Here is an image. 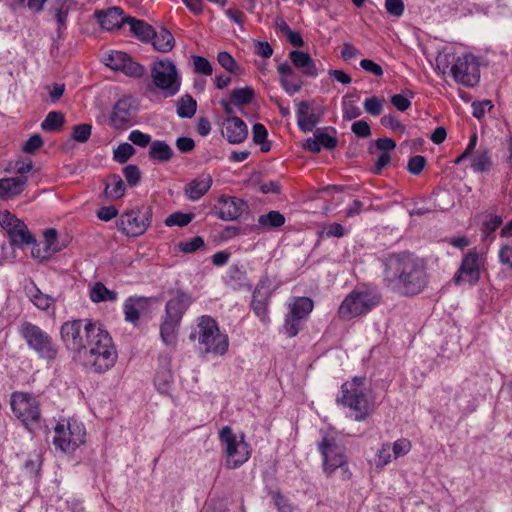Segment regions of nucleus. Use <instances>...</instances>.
Masks as SVG:
<instances>
[{"label": "nucleus", "mask_w": 512, "mask_h": 512, "mask_svg": "<svg viewBox=\"0 0 512 512\" xmlns=\"http://www.w3.org/2000/svg\"><path fill=\"white\" fill-rule=\"evenodd\" d=\"M384 279L405 295H416L428 285L425 261L411 253L394 254L385 261Z\"/></svg>", "instance_id": "nucleus-1"}, {"label": "nucleus", "mask_w": 512, "mask_h": 512, "mask_svg": "<svg viewBox=\"0 0 512 512\" xmlns=\"http://www.w3.org/2000/svg\"><path fill=\"white\" fill-rule=\"evenodd\" d=\"M337 403L349 409L348 416L356 422L365 421L375 410V401L364 377H354L342 384Z\"/></svg>", "instance_id": "nucleus-2"}, {"label": "nucleus", "mask_w": 512, "mask_h": 512, "mask_svg": "<svg viewBox=\"0 0 512 512\" xmlns=\"http://www.w3.org/2000/svg\"><path fill=\"white\" fill-rule=\"evenodd\" d=\"M437 67L445 73L450 67L453 79L464 86L473 87L480 80V68L477 57L467 51L447 49L436 58Z\"/></svg>", "instance_id": "nucleus-3"}, {"label": "nucleus", "mask_w": 512, "mask_h": 512, "mask_svg": "<svg viewBox=\"0 0 512 512\" xmlns=\"http://www.w3.org/2000/svg\"><path fill=\"white\" fill-rule=\"evenodd\" d=\"M81 355L83 365L97 374H103L111 370L118 359L114 341L104 326L92 338Z\"/></svg>", "instance_id": "nucleus-4"}, {"label": "nucleus", "mask_w": 512, "mask_h": 512, "mask_svg": "<svg viewBox=\"0 0 512 512\" xmlns=\"http://www.w3.org/2000/svg\"><path fill=\"white\" fill-rule=\"evenodd\" d=\"M322 455L323 470L329 477L338 476L341 480H349L351 472L344 448L340 444L335 430H329L318 444Z\"/></svg>", "instance_id": "nucleus-5"}, {"label": "nucleus", "mask_w": 512, "mask_h": 512, "mask_svg": "<svg viewBox=\"0 0 512 512\" xmlns=\"http://www.w3.org/2000/svg\"><path fill=\"white\" fill-rule=\"evenodd\" d=\"M102 326L91 318L68 320L60 327V339L67 350L81 354Z\"/></svg>", "instance_id": "nucleus-6"}, {"label": "nucleus", "mask_w": 512, "mask_h": 512, "mask_svg": "<svg viewBox=\"0 0 512 512\" xmlns=\"http://www.w3.org/2000/svg\"><path fill=\"white\" fill-rule=\"evenodd\" d=\"M195 338L206 354L224 356L228 351V335L220 330L217 321L211 316L203 315L198 319Z\"/></svg>", "instance_id": "nucleus-7"}, {"label": "nucleus", "mask_w": 512, "mask_h": 512, "mask_svg": "<svg viewBox=\"0 0 512 512\" xmlns=\"http://www.w3.org/2000/svg\"><path fill=\"white\" fill-rule=\"evenodd\" d=\"M218 437L227 469H237L249 460L251 448L242 433H235L230 426H224Z\"/></svg>", "instance_id": "nucleus-8"}, {"label": "nucleus", "mask_w": 512, "mask_h": 512, "mask_svg": "<svg viewBox=\"0 0 512 512\" xmlns=\"http://www.w3.org/2000/svg\"><path fill=\"white\" fill-rule=\"evenodd\" d=\"M86 428L76 418H63L54 427L53 445L63 453L75 452L86 441Z\"/></svg>", "instance_id": "nucleus-9"}, {"label": "nucleus", "mask_w": 512, "mask_h": 512, "mask_svg": "<svg viewBox=\"0 0 512 512\" xmlns=\"http://www.w3.org/2000/svg\"><path fill=\"white\" fill-rule=\"evenodd\" d=\"M190 304V296L182 292H178L166 303L165 317L160 327V335L166 345L176 343V328Z\"/></svg>", "instance_id": "nucleus-10"}, {"label": "nucleus", "mask_w": 512, "mask_h": 512, "mask_svg": "<svg viewBox=\"0 0 512 512\" xmlns=\"http://www.w3.org/2000/svg\"><path fill=\"white\" fill-rule=\"evenodd\" d=\"M150 76L153 85L163 96L172 97L179 92L181 76L173 61L162 59L153 62Z\"/></svg>", "instance_id": "nucleus-11"}, {"label": "nucleus", "mask_w": 512, "mask_h": 512, "mask_svg": "<svg viewBox=\"0 0 512 512\" xmlns=\"http://www.w3.org/2000/svg\"><path fill=\"white\" fill-rule=\"evenodd\" d=\"M18 331L28 347L33 350L38 357L47 361L56 358L58 354L57 345L54 343L52 337L39 326L30 322H24L20 325Z\"/></svg>", "instance_id": "nucleus-12"}, {"label": "nucleus", "mask_w": 512, "mask_h": 512, "mask_svg": "<svg viewBox=\"0 0 512 512\" xmlns=\"http://www.w3.org/2000/svg\"><path fill=\"white\" fill-rule=\"evenodd\" d=\"M11 409L17 419L29 432L39 425L41 412L37 398L29 393L14 392L11 395Z\"/></svg>", "instance_id": "nucleus-13"}, {"label": "nucleus", "mask_w": 512, "mask_h": 512, "mask_svg": "<svg viewBox=\"0 0 512 512\" xmlns=\"http://www.w3.org/2000/svg\"><path fill=\"white\" fill-rule=\"evenodd\" d=\"M379 300V296L371 291H353L339 306L338 316L343 320H349L368 313Z\"/></svg>", "instance_id": "nucleus-14"}, {"label": "nucleus", "mask_w": 512, "mask_h": 512, "mask_svg": "<svg viewBox=\"0 0 512 512\" xmlns=\"http://www.w3.org/2000/svg\"><path fill=\"white\" fill-rule=\"evenodd\" d=\"M152 211L150 208L141 210L134 208L124 212L118 218L116 225L119 231L128 237H138L146 232L151 224Z\"/></svg>", "instance_id": "nucleus-15"}, {"label": "nucleus", "mask_w": 512, "mask_h": 512, "mask_svg": "<svg viewBox=\"0 0 512 512\" xmlns=\"http://www.w3.org/2000/svg\"><path fill=\"white\" fill-rule=\"evenodd\" d=\"M0 226L6 231L14 246L22 247L36 241L25 223L7 210L0 212Z\"/></svg>", "instance_id": "nucleus-16"}, {"label": "nucleus", "mask_w": 512, "mask_h": 512, "mask_svg": "<svg viewBox=\"0 0 512 512\" xmlns=\"http://www.w3.org/2000/svg\"><path fill=\"white\" fill-rule=\"evenodd\" d=\"M484 266L483 254L475 249L469 251L462 259V263L454 275V282L457 285H473L478 282L481 270Z\"/></svg>", "instance_id": "nucleus-17"}, {"label": "nucleus", "mask_w": 512, "mask_h": 512, "mask_svg": "<svg viewBox=\"0 0 512 512\" xmlns=\"http://www.w3.org/2000/svg\"><path fill=\"white\" fill-rule=\"evenodd\" d=\"M106 66L113 70H118L131 77H140L143 75L144 68L133 61L126 53L122 51H111L104 57Z\"/></svg>", "instance_id": "nucleus-18"}, {"label": "nucleus", "mask_w": 512, "mask_h": 512, "mask_svg": "<svg viewBox=\"0 0 512 512\" xmlns=\"http://www.w3.org/2000/svg\"><path fill=\"white\" fill-rule=\"evenodd\" d=\"M136 114V104L132 97L119 99L114 105L110 121L114 128L124 129L133 121Z\"/></svg>", "instance_id": "nucleus-19"}, {"label": "nucleus", "mask_w": 512, "mask_h": 512, "mask_svg": "<svg viewBox=\"0 0 512 512\" xmlns=\"http://www.w3.org/2000/svg\"><path fill=\"white\" fill-rule=\"evenodd\" d=\"M152 303L151 298L142 296L129 297L123 304L125 320L136 325L139 318L150 311Z\"/></svg>", "instance_id": "nucleus-20"}, {"label": "nucleus", "mask_w": 512, "mask_h": 512, "mask_svg": "<svg viewBox=\"0 0 512 512\" xmlns=\"http://www.w3.org/2000/svg\"><path fill=\"white\" fill-rule=\"evenodd\" d=\"M212 184V175L208 172H203L185 185L184 195L190 201H197L210 190Z\"/></svg>", "instance_id": "nucleus-21"}, {"label": "nucleus", "mask_w": 512, "mask_h": 512, "mask_svg": "<svg viewBox=\"0 0 512 512\" xmlns=\"http://www.w3.org/2000/svg\"><path fill=\"white\" fill-rule=\"evenodd\" d=\"M221 132L223 137H225L231 144L242 143L248 135V129L245 122L235 116L228 117L222 122Z\"/></svg>", "instance_id": "nucleus-22"}, {"label": "nucleus", "mask_w": 512, "mask_h": 512, "mask_svg": "<svg viewBox=\"0 0 512 512\" xmlns=\"http://www.w3.org/2000/svg\"><path fill=\"white\" fill-rule=\"evenodd\" d=\"M279 83L282 89L290 96L298 93L303 86V81L287 62L278 65Z\"/></svg>", "instance_id": "nucleus-23"}, {"label": "nucleus", "mask_w": 512, "mask_h": 512, "mask_svg": "<svg viewBox=\"0 0 512 512\" xmlns=\"http://www.w3.org/2000/svg\"><path fill=\"white\" fill-rule=\"evenodd\" d=\"M245 208V202L236 197L221 196L218 200L219 217L226 221L239 218Z\"/></svg>", "instance_id": "nucleus-24"}, {"label": "nucleus", "mask_w": 512, "mask_h": 512, "mask_svg": "<svg viewBox=\"0 0 512 512\" xmlns=\"http://www.w3.org/2000/svg\"><path fill=\"white\" fill-rule=\"evenodd\" d=\"M289 59L294 67L301 71L302 75L307 78H316L320 71L311 56L301 50H292L289 53Z\"/></svg>", "instance_id": "nucleus-25"}, {"label": "nucleus", "mask_w": 512, "mask_h": 512, "mask_svg": "<svg viewBox=\"0 0 512 512\" xmlns=\"http://www.w3.org/2000/svg\"><path fill=\"white\" fill-rule=\"evenodd\" d=\"M297 124L301 131L311 132L318 124L321 114L311 111V103L301 101L297 104L296 109Z\"/></svg>", "instance_id": "nucleus-26"}, {"label": "nucleus", "mask_w": 512, "mask_h": 512, "mask_svg": "<svg viewBox=\"0 0 512 512\" xmlns=\"http://www.w3.org/2000/svg\"><path fill=\"white\" fill-rule=\"evenodd\" d=\"M160 362L161 366L156 372L154 385L159 393L168 394L173 384V374L170 368V359L168 357H162Z\"/></svg>", "instance_id": "nucleus-27"}, {"label": "nucleus", "mask_w": 512, "mask_h": 512, "mask_svg": "<svg viewBox=\"0 0 512 512\" xmlns=\"http://www.w3.org/2000/svg\"><path fill=\"white\" fill-rule=\"evenodd\" d=\"M101 27L107 31L119 29L129 18L124 17L123 11L118 7H112L104 12L97 13Z\"/></svg>", "instance_id": "nucleus-28"}, {"label": "nucleus", "mask_w": 512, "mask_h": 512, "mask_svg": "<svg viewBox=\"0 0 512 512\" xmlns=\"http://www.w3.org/2000/svg\"><path fill=\"white\" fill-rule=\"evenodd\" d=\"M27 184L26 176L0 179V199H11L20 195Z\"/></svg>", "instance_id": "nucleus-29"}, {"label": "nucleus", "mask_w": 512, "mask_h": 512, "mask_svg": "<svg viewBox=\"0 0 512 512\" xmlns=\"http://www.w3.org/2000/svg\"><path fill=\"white\" fill-rule=\"evenodd\" d=\"M314 308V302L308 297H292L288 302V314L306 320Z\"/></svg>", "instance_id": "nucleus-30"}, {"label": "nucleus", "mask_w": 512, "mask_h": 512, "mask_svg": "<svg viewBox=\"0 0 512 512\" xmlns=\"http://www.w3.org/2000/svg\"><path fill=\"white\" fill-rule=\"evenodd\" d=\"M337 144L335 137L319 132L312 138H308L304 143V148L312 153H319L322 149H333Z\"/></svg>", "instance_id": "nucleus-31"}, {"label": "nucleus", "mask_w": 512, "mask_h": 512, "mask_svg": "<svg viewBox=\"0 0 512 512\" xmlns=\"http://www.w3.org/2000/svg\"><path fill=\"white\" fill-rule=\"evenodd\" d=\"M501 236L505 240L498 252L499 260L501 264L512 269V220L502 229Z\"/></svg>", "instance_id": "nucleus-32"}, {"label": "nucleus", "mask_w": 512, "mask_h": 512, "mask_svg": "<svg viewBox=\"0 0 512 512\" xmlns=\"http://www.w3.org/2000/svg\"><path fill=\"white\" fill-rule=\"evenodd\" d=\"M151 41L157 51L164 53L171 51L175 44L173 35L163 27H160L157 31L154 30Z\"/></svg>", "instance_id": "nucleus-33"}, {"label": "nucleus", "mask_w": 512, "mask_h": 512, "mask_svg": "<svg viewBox=\"0 0 512 512\" xmlns=\"http://www.w3.org/2000/svg\"><path fill=\"white\" fill-rule=\"evenodd\" d=\"M90 300L94 303L114 302L118 294L114 290L108 289L103 283L96 282L89 289Z\"/></svg>", "instance_id": "nucleus-34"}, {"label": "nucleus", "mask_w": 512, "mask_h": 512, "mask_svg": "<svg viewBox=\"0 0 512 512\" xmlns=\"http://www.w3.org/2000/svg\"><path fill=\"white\" fill-rule=\"evenodd\" d=\"M125 185L119 175L113 174L105 180V196L111 200H117L124 196Z\"/></svg>", "instance_id": "nucleus-35"}, {"label": "nucleus", "mask_w": 512, "mask_h": 512, "mask_svg": "<svg viewBox=\"0 0 512 512\" xmlns=\"http://www.w3.org/2000/svg\"><path fill=\"white\" fill-rule=\"evenodd\" d=\"M127 24L130 27V31L141 41H151L154 35V29L142 20L135 18H129Z\"/></svg>", "instance_id": "nucleus-36"}, {"label": "nucleus", "mask_w": 512, "mask_h": 512, "mask_svg": "<svg viewBox=\"0 0 512 512\" xmlns=\"http://www.w3.org/2000/svg\"><path fill=\"white\" fill-rule=\"evenodd\" d=\"M394 460L391 452V443L385 442L377 449L374 458L370 461L376 469H383Z\"/></svg>", "instance_id": "nucleus-37"}, {"label": "nucleus", "mask_w": 512, "mask_h": 512, "mask_svg": "<svg viewBox=\"0 0 512 512\" xmlns=\"http://www.w3.org/2000/svg\"><path fill=\"white\" fill-rule=\"evenodd\" d=\"M173 151L171 147L164 141H154L151 143L149 156L151 159L166 162L172 158Z\"/></svg>", "instance_id": "nucleus-38"}, {"label": "nucleus", "mask_w": 512, "mask_h": 512, "mask_svg": "<svg viewBox=\"0 0 512 512\" xmlns=\"http://www.w3.org/2000/svg\"><path fill=\"white\" fill-rule=\"evenodd\" d=\"M27 293L31 302L41 310H48L54 302L53 298L42 293L35 285L28 287Z\"/></svg>", "instance_id": "nucleus-39"}, {"label": "nucleus", "mask_w": 512, "mask_h": 512, "mask_svg": "<svg viewBox=\"0 0 512 512\" xmlns=\"http://www.w3.org/2000/svg\"><path fill=\"white\" fill-rule=\"evenodd\" d=\"M255 96V91L252 87L246 86L243 88L233 89L230 93L231 102L235 106H243L252 102Z\"/></svg>", "instance_id": "nucleus-40"}, {"label": "nucleus", "mask_w": 512, "mask_h": 512, "mask_svg": "<svg viewBox=\"0 0 512 512\" xmlns=\"http://www.w3.org/2000/svg\"><path fill=\"white\" fill-rule=\"evenodd\" d=\"M252 309L256 316L263 322L269 323L268 299L259 298V291L256 289L253 293Z\"/></svg>", "instance_id": "nucleus-41"}, {"label": "nucleus", "mask_w": 512, "mask_h": 512, "mask_svg": "<svg viewBox=\"0 0 512 512\" xmlns=\"http://www.w3.org/2000/svg\"><path fill=\"white\" fill-rule=\"evenodd\" d=\"M197 109L196 101L189 95L183 96L178 101L177 114L182 118H191Z\"/></svg>", "instance_id": "nucleus-42"}, {"label": "nucleus", "mask_w": 512, "mask_h": 512, "mask_svg": "<svg viewBox=\"0 0 512 512\" xmlns=\"http://www.w3.org/2000/svg\"><path fill=\"white\" fill-rule=\"evenodd\" d=\"M219 65L231 74L238 75L241 73L240 66L236 60L227 51H221L217 55Z\"/></svg>", "instance_id": "nucleus-43"}, {"label": "nucleus", "mask_w": 512, "mask_h": 512, "mask_svg": "<svg viewBox=\"0 0 512 512\" xmlns=\"http://www.w3.org/2000/svg\"><path fill=\"white\" fill-rule=\"evenodd\" d=\"M64 123V115L61 112L52 111L47 114L41 123L44 131H54L59 129Z\"/></svg>", "instance_id": "nucleus-44"}, {"label": "nucleus", "mask_w": 512, "mask_h": 512, "mask_svg": "<svg viewBox=\"0 0 512 512\" xmlns=\"http://www.w3.org/2000/svg\"><path fill=\"white\" fill-rule=\"evenodd\" d=\"M253 141L261 145V150L267 152L270 150V143L267 141V129L263 124L256 123L252 128Z\"/></svg>", "instance_id": "nucleus-45"}, {"label": "nucleus", "mask_w": 512, "mask_h": 512, "mask_svg": "<svg viewBox=\"0 0 512 512\" xmlns=\"http://www.w3.org/2000/svg\"><path fill=\"white\" fill-rule=\"evenodd\" d=\"M491 166V160L487 153V151H477L473 157L471 162V167L476 172H484L488 171Z\"/></svg>", "instance_id": "nucleus-46"}, {"label": "nucleus", "mask_w": 512, "mask_h": 512, "mask_svg": "<svg viewBox=\"0 0 512 512\" xmlns=\"http://www.w3.org/2000/svg\"><path fill=\"white\" fill-rule=\"evenodd\" d=\"M44 246L48 253H55L62 250L65 244H60L57 240V232L55 229H48L44 232Z\"/></svg>", "instance_id": "nucleus-47"}, {"label": "nucleus", "mask_w": 512, "mask_h": 512, "mask_svg": "<svg viewBox=\"0 0 512 512\" xmlns=\"http://www.w3.org/2000/svg\"><path fill=\"white\" fill-rule=\"evenodd\" d=\"M258 223L263 227H280L285 223V217L278 211H270L268 214L261 215Z\"/></svg>", "instance_id": "nucleus-48"}, {"label": "nucleus", "mask_w": 512, "mask_h": 512, "mask_svg": "<svg viewBox=\"0 0 512 512\" xmlns=\"http://www.w3.org/2000/svg\"><path fill=\"white\" fill-rule=\"evenodd\" d=\"M411 449L412 443L406 438H400L391 443V452L394 460L407 455Z\"/></svg>", "instance_id": "nucleus-49"}, {"label": "nucleus", "mask_w": 512, "mask_h": 512, "mask_svg": "<svg viewBox=\"0 0 512 512\" xmlns=\"http://www.w3.org/2000/svg\"><path fill=\"white\" fill-rule=\"evenodd\" d=\"M302 321V319L296 318L295 316L287 313L283 326L285 334L288 337H295L301 330Z\"/></svg>", "instance_id": "nucleus-50"}, {"label": "nucleus", "mask_w": 512, "mask_h": 512, "mask_svg": "<svg viewBox=\"0 0 512 512\" xmlns=\"http://www.w3.org/2000/svg\"><path fill=\"white\" fill-rule=\"evenodd\" d=\"M193 67L196 73L210 76L213 73V66L208 59L202 56H192Z\"/></svg>", "instance_id": "nucleus-51"}, {"label": "nucleus", "mask_w": 512, "mask_h": 512, "mask_svg": "<svg viewBox=\"0 0 512 512\" xmlns=\"http://www.w3.org/2000/svg\"><path fill=\"white\" fill-rule=\"evenodd\" d=\"M192 218H193V216L191 214L176 212V213L169 215L165 219V225L168 227H173V226L184 227L192 221Z\"/></svg>", "instance_id": "nucleus-52"}, {"label": "nucleus", "mask_w": 512, "mask_h": 512, "mask_svg": "<svg viewBox=\"0 0 512 512\" xmlns=\"http://www.w3.org/2000/svg\"><path fill=\"white\" fill-rule=\"evenodd\" d=\"M135 153L134 147L129 143L120 144L113 152V158L118 163H125Z\"/></svg>", "instance_id": "nucleus-53"}, {"label": "nucleus", "mask_w": 512, "mask_h": 512, "mask_svg": "<svg viewBox=\"0 0 512 512\" xmlns=\"http://www.w3.org/2000/svg\"><path fill=\"white\" fill-rule=\"evenodd\" d=\"M365 111L372 116H379L383 110V100L376 96L366 98L363 103Z\"/></svg>", "instance_id": "nucleus-54"}, {"label": "nucleus", "mask_w": 512, "mask_h": 512, "mask_svg": "<svg viewBox=\"0 0 512 512\" xmlns=\"http://www.w3.org/2000/svg\"><path fill=\"white\" fill-rule=\"evenodd\" d=\"M411 98H413V93L411 91H407V95L396 94L391 97V104L399 111H406L411 106Z\"/></svg>", "instance_id": "nucleus-55"}, {"label": "nucleus", "mask_w": 512, "mask_h": 512, "mask_svg": "<svg viewBox=\"0 0 512 512\" xmlns=\"http://www.w3.org/2000/svg\"><path fill=\"white\" fill-rule=\"evenodd\" d=\"M92 126L90 124H80L74 127L72 138L80 143H85L91 136Z\"/></svg>", "instance_id": "nucleus-56"}, {"label": "nucleus", "mask_w": 512, "mask_h": 512, "mask_svg": "<svg viewBox=\"0 0 512 512\" xmlns=\"http://www.w3.org/2000/svg\"><path fill=\"white\" fill-rule=\"evenodd\" d=\"M381 124L394 132L404 133L405 126L392 114L384 115L381 118Z\"/></svg>", "instance_id": "nucleus-57"}, {"label": "nucleus", "mask_w": 512, "mask_h": 512, "mask_svg": "<svg viewBox=\"0 0 512 512\" xmlns=\"http://www.w3.org/2000/svg\"><path fill=\"white\" fill-rule=\"evenodd\" d=\"M361 115V109L352 100H343V118L353 120Z\"/></svg>", "instance_id": "nucleus-58"}, {"label": "nucleus", "mask_w": 512, "mask_h": 512, "mask_svg": "<svg viewBox=\"0 0 512 512\" xmlns=\"http://www.w3.org/2000/svg\"><path fill=\"white\" fill-rule=\"evenodd\" d=\"M502 219L500 216L491 215L483 225V237L487 240L495 230L501 225Z\"/></svg>", "instance_id": "nucleus-59"}, {"label": "nucleus", "mask_w": 512, "mask_h": 512, "mask_svg": "<svg viewBox=\"0 0 512 512\" xmlns=\"http://www.w3.org/2000/svg\"><path fill=\"white\" fill-rule=\"evenodd\" d=\"M204 245V241L200 236H196L190 240L183 241L179 244L180 251L184 253H192L197 251Z\"/></svg>", "instance_id": "nucleus-60"}, {"label": "nucleus", "mask_w": 512, "mask_h": 512, "mask_svg": "<svg viewBox=\"0 0 512 512\" xmlns=\"http://www.w3.org/2000/svg\"><path fill=\"white\" fill-rule=\"evenodd\" d=\"M33 168L32 160H17L13 164H10V171L20 174L23 176L24 174L30 172Z\"/></svg>", "instance_id": "nucleus-61"}, {"label": "nucleus", "mask_w": 512, "mask_h": 512, "mask_svg": "<svg viewBox=\"0 0 512 512\" xmlns=\"http://www.w3.org/2000/svg\"><path fill=\"white\" fill-rule=\"evenodd\" d=\"M385 8L390 15L400 17L404 12V3L402 0H385Z\"/></svg>", "instance_id": "nucleus-62"}, {"label": "nucleus", "mask_w": 512, "mask_h": 512, "mask_svg": "<svg viewBox=\"0 0 512 512\" xmlns=\"http://www.w3.org/2000/svg\"><path fill=\"white\" fill-rule=\"evenodd\" d=\"M128 138L133 144L141 147L147 146L151 141L150 135L145 134L139 130L131 131Z\"/></svg>", "instance_id": "nucleus-63"}, {"label": "nucleus", "mask_w": 512, "mask_h": 512, "mask_svg": "<svg viewBox=\"0 0 512 512\" xmlns=\"http://www.w3.org/2000/svg\"><path fill=\"white\" fill-rule=\"evenodd\" d=\"M426 164V160L423 156L416 155L412 157L408 162V170L414 175H418L422 172Z\"/></svg>", "instance_id": "nucleus-64"}]
</instances>
